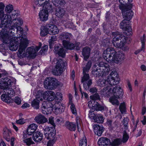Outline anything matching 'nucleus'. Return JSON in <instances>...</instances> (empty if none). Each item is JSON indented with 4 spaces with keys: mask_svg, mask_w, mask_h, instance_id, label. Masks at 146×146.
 Listing matches in <instances>:
<instances>
[{
    "mask_svg": "<svg viewBox=\"0 0 146 146\" xmlns=\"http://www.w3.org/2000/svg\"><path fill=\"white\" fill-rule=\"evenodd\" d=\"M43 9L42 10H44L48 13L52 11V5H50L49 3L44 4L43 5Z\"/></svg>",
    "mask_w": 146,
    "mask_h": 146,
    "instance_id": "nucleus-35",
    "label": "nucleus"
},
{
    "mask_svg": "<svg viewBox=\"0 0 146 146\" xmlns=\"http://www.w3.org/2000/svg\"><path fill=\"white\" fill-rule=\"evenodd\" d=\"M13 25L11 27V28L9 30V32L11 33H15V29L16 30V32L18 33L19 32L20 34H22L23 33V29L20 27L23 24L22 20L20 18H18L17 19H15L13 20Z\"/></svg>",
    "mask_w": 146,
    "mask_h": 146,
    "instance_id": "nucleus-5",
    "label": "nucleus"
},
{
    "mask_svg": "<svg viewBox=\"0 0 146 146\" xmlns=\"http://www.w3.org/2000/svg\"><path fill=\"white\" fill-rule=\"evenodd\" d=\"M58 94V97H56L54 92L51 91H47L45 92V98H46L48 101H53L55 98V100L57 99L58 102H60L62 100V94L60 93H58L57 94Z\"/></svg>",
    "mask_w": 146,
    "mask_h": 146,
    "instance_id": "nucleus-10",
    "label": "nucleus"
},
{
    "mask_svg": "<svg viewBox=\"0 0 146 146\" xmlns=\"http://www.w3.org/2000/svg\"><path fill=\"white\" fill-rule=\"evenodd\" d=\"M54 105H53L52 103L49 101H44L42 104V107L43 108L44 110H46V108L54 107Z\"/></svg>",
    "mask_w": 146,
    "mask_h": 146,
    "instance_id": "nucleus-39",
    "label": "nucleus"
},
{
    "mask_svg": "<svg viewBox=\"0 0 146 146\" xmlns=\"http://www.w3.org/2000/svg\"><path fill=\"white\" fill-rule=\"evenodd\" d=\"M13 24V20L12 21L11 20H10V19L9 20L7 19H5L1 21L0 26L1 27L5 29L9 28V30L11 28V25Z\"/></svg>",
    "mask_w": 146,
    "mask_h": 146,
    "instance_id": "nucleus-17",
    "label": "nucleus"
},
{
    "mask_svg": "<svg viewBox=\"0 0 146 146\" xmlns=\"http://www.w3.org/2000/svg\"><path fill=\"white\" fill-rule=\"evenodd\" d=\"M20 40L18 56L20 58L25 56L33 58H35L37 52L40 49L42 46L41 43L39 42L38 46L35 47L33 46L28 47L26 50V53H25V50L29 44L28 40L26 36H25L24 37L22 36Z\"/></svg>",
    "mask_w": 146,
    "mask_h": 146,
    "instance_id": "nucleus-1",
    "label": "nucleus"
},
{
    "mask_svg": "<svg viewBox=\"0 0 146 146\" xmlns=\"http://www.w3.org/2000/svg\"><path fill=\"white\" fill-rule=\"evenodd\" d=\"M8 96L6 94H3L1 95V98L3 101L8 103H10L12 102V99Z\"/></svg>",
    "mask_w": 146,
    "mask_h": 146,
    "instance_id": "nucleus-33",
    "label": "nucleus"
},
{
    "mask_svg": "<svg viewBox=\"0 0 146 146\" xmlns=\"http://www.w3.org/2000/svg\"><path fill=\"white\" fill-rule=\"evenodd\" d=\"M118 76V74L116 72L112 71L108 77H110V78H112V79H114L116 78H119Z\"/></svg>",
    "mask_w": 146,
    "mask_h": 146,
    "instance_id": "nucleus-54",
    "label": "nucleus"
},
{
    "mask_svg": "<svg viewBox=\"0 0 146 146\" xmlns=\"http://www.w3.org/2000/svg\"><path fill=\"white\" fill-rule=\"evenodd\" d=\"M6 93H7V95L10 97L13 96L15 94V91L11 88H7L4 91Z\"/></svg>",
    "mask_w": 146,
    "mask_h": 146,
    "instance_id": "nucleus-42",
    "label": "nucleus"
},
{
    "mask_svg": "<svg viewBox=\"0 0 146 146\" xmlns=\"http://www.w3.org/2000/svg\"><path fill=\"white\" fill-rule=\"evenodd\" d=\"M64 9L62 8H58L56 10V15L59 18H62L65 14Z\"/></svg>",
    "mask_w": 146,
    "mask_h": 146,
    "instance_id": "nucleus-30",
    "label": "nucleus"
},
{
    "mask_svg": "<svg viewBox=\"0 0 146 146\" xmlns=\"http://www.w3.org/2000/svg\"><path fill=\"white\" fill-rule=\"evenodd\" d=\"M92 110H94L96 111H102L104 110V108L103 106L96 102L94 104L92 105Z\"/></svg>",
    "mask_w": 146,
    "mask_h": 146,
    "instance_id": "nucleus-29",
    "label": "nucleus"
},
{
    "mask_svg": "<svg viewBox=\"0 0 146 146\" xmlns=\"http://www.w3.org/2000/svg\"><path fill=\"white\" fill-rule=\"evenodd\" d=\"M23 142L26 143L28 146H30L31 145L34 144V142L32 141L31 137H28L25 139H23Z\"/></svg>",
    "mask_w": 146,
    "mask_h": 146,
    "instance_id": "nucleus-44",
    "label": "nucleus"
},
{
    "mask_svg": "<svg viewBox=\"0 0 146 146\" xmlns=\"http://www.w3.org/2000/svg\"><path fill=\"white\" fill-rule=\"evenodd\" d=\"M112 120L110 119H108L107 121V124L111 130H113L114 128V127L112 126Z\"/></svg>",
    "mask_w": 146,
    "mask_h": 146,
    "instance_id": "nucleus-63",
    "label": "nucleus"
},
{
    "mask_svg": "<svg viewBox=\"0 0 146 146\" xmlns=\"http://www.w3.org/2000/svg\"><path fill=\"white\" fill-rule=\"evenodd\" d=\"M111 91L112 95L115 96L116 98H122L123 96V90L119 86H116L113 88H112Z\"/></svg>",
    "mask_w": 146,
    "mask_h": 146,
    "instance_id": "nucleus-11",
    "label": "nucleus"
},
{
    "mask_svg": "<svg viewBox=\"0 0 146 146\" xmlns=\"http://www.w3.org/2000/svg\"><path fill=\"white\" fill-rule=\"evenodd\" d=\"M56 123L58 124H61L62 123L64 122L63 118L62 117H56Z\"/></svg>",
    "mask_w": 146,
    "mask_h": 146,
    "instance_id": "nucleus-59",
    "label": "nucleus"
},
{
    "mask_svg": "<svg viewBox=\"0 0 146 146\" xmlns=\"http://www.w3.org/2000/svg\"><path fill=\"white\" fill-rule=\"evenodd\" d=\"M117 98L115 96H111L109 99V101L113 105H119V103Z\"/></svg>",
    "mask_w": 146,
    "mask_h": 146,
    "instance_id": "nucleus-34",
    "label": "nucleus"
},
{
    "mask_svg": "<svg viewBox=\"0 0 146 146\" xmlns=\"http://www.w3.org/2000/svg\"><path fill=\"white\" fill-rule=\"evenodd\" d=\"M105 60L108 62H111L118 64L123 60L125 58V55L123 53L116 52L112 48H108L105 50L103 54Z\"/></svg>",
    "mask_w": 146,
    "mask_h": 146,
    "instance_id": "nucleus-2",
    "label": "nucleus"
},
{
    "mask_svg": "<svg viewBox=\"0 0 146 146\" xmlns=\"http://www.w3.org/2000/svg\"><path fill=\"white\" fill-rule=\"evenodd\" d=\"M88 72H86L84 71H83L82 74L83 75V76L82 77L81 80V81H88L89 80H91L90 79V76L89 74H88Z\"/></svg>",
    "mask_w": 146,
    "mask_h": 146,
    "instance_id": "nucleus-40",
    "label": "nucleus"
},
{
    "mask_svg": "<svg viewBox=\"0 0 146 146\" xmlns=\"http://www.w3.org/2000/svg\"><path fill=\"white\" fill-rule=\"evenodd\" d=\"M121 140L119 139H114L112 143L111 142V146H118L121 143Z\"/></svg>",
    "mask_w": 146,
    "mask_h": 146,
    "instance_id": "nucleus-48",
    "label": "nucleus"
},
{
    "mask_svg": "<svg viewBox=\"0 0 146 146\" xmlns=\"http://www.w3.org/2000/svg\"><path fill=\"white\" fill-rule=\"evenodd\" d=\"M50 133H48V134L46 137V138L47 139L51 140L53 141H56V138H55V135L56 134V131L55 128L54 127L53 129H51Z\"/></svg>",
    "mask_w": 146,
    "mask_h": 146,
    "instance_id": "nucleus-23",
    "label": "nucleus"
},
{
    "mask_svg": "<svg viewBox=\"0 0 146 146\" xmlns=\"http://www.w3.org/2000/svg\"><path fill=\"white\" fill-rule=\"evenodd\" d=\"M99 146H108L111 145V142L110 140L107 138H101L98 142Z\"/></svg>",
    "mask_w": 146,
    "mask_h": 146,
    "instance_id": "nucleus-18",
    "label": "nucleus"
},
{
    "mask_svg": "<svg viewBox=\"0 0 146 146\" xmlns=\"http://www.w3.org/2000/svg\"><path fill=\"white\" fill-rule=\"evenodd\" d=\"M119 109L121 113H125L126 111V106L124 102L121 103L119 107Z\"/></svg>",
    "mask_w": 146,
    "mask_h": 146,
    "instance_id": "nucleus-51",
    "label": "nucleus"
},
{
    "mask_svg": "<svg viewBox=\"0 0 146 146\" xmlns=\"http://www.w3.org/2000/svg\"><path fill=\"white\" fill-rule=\"evenodd\" d=\"M72 35L71 33H63L60 36V38L62 40V43L63 44L64 41H69L70 38H72Z\"/></svg>",
    "mask_w": 146,
    "mask_h": 146,
    "instance_id": "nucleus-22",
    "label": "nucleus"
},
{
    "mask_svg": "<svg viewBox=\"0 0 146 146\" xmlns=\"http://www.w3.org/2000/svg\"><path fill=\"white\" fill-rule=\"evenodd\" d=\"M40 101L37 98L34 99L31 102L32 106L35 109H38L39 108Z\"/></svg>",
    "mask_w": 146,
    "mask_h": 146,
    "instance_id": "nucleus-41",
    "label": "nucleus"
},
{
    "mask_svg": "<svg viewBox=\"0 0 146 146\" xmlns=\"http://www.w3.org/2000/svg\"><path fill=\"white\" fill-rule=\"evenodd\" d=\"M63 45L67 49L71 50L74 49L75 47L74 44L69 41H64Z\"/></svg>",
    "mask_w": 146,
    "mask_h": 146,
    "instance_id": "nucleus-31",
    "label": "nucleus"
},
{
    "mask_svg": "<svg viewBox=\"0 0 146 146\" xmlns=\"http://www.w3.org/2000/svg\"><path fill=\"white\" fill-rule=\"evenodd\" d=\"M13 8L12 5H7L5 8L6 11L8 13H11L13 10Z\"/></svg>",
    "mask_w": 146,
    "mask_h": 146,
    "instance_id": "nucleus-56",
    "label": "nucleus"
},
{
    "mask_svg": "<svg viewBox=\"0 0 146 146\" xmlns=\"http://www.w3.org/2000/svg\"><path fill=\"white\" fill-rule=\"evenodd\" d=\"M3 134L4 135V137H5V139L7 141H9L10 140V139L6 137L9 136V132L7 129H5V130L4 129Z\"/></svg>",
    "mask_w": 146,
    "mask_h": 146,
    "instance_id": "nucleus-61",
    "label": "nucleus"
},
{
    "mask_svg": "<svg viewBox=\"0 0 146 146\" xmlns=\"http://www.w3.org/2000/svg\"><path fill=\"white\" fill-rule=\"evenodd\" d=\"M16 123L18 124L22 125L25 122V120L23 118H21L16 121Z\"/></svg>",
    "mask_w": 146,
    "mask_h": 146,
    "instance_id": "nucleus-64",
    "label": "nucleus"
},
{
    "mask_svg": "<svg viewBox=\"0 0 146 146\" xmlns=\"http://www.w3.org/2000/svg\"><path fill=\"white\" fill-rule=\"evenodd\" d=\"M87 143L86 138V137L84 136L80 141L79 146H86Z\"/></svg>",
    "mask_w": 146,
    "mask_h": 146,
    "instance_id": "nucleus-49",
    "label": "nucleus"
},
{
    "mask_svg": "<svg viewBox=\"0 0 146 146\" xmlns=\"http://www.w3.org/2000/svg\"><path fill=\"white\" fill-rule=\"evenodd\" d=\"M128 120L127 118L124 117L123 121V124L125 128H127L128 127Z\"/></svg>",
    "mask_w": 146,
    "mask_h": 146,
    "instance_id": "nucleus-60",
    "label": "nucleus"
},
{
    "mask_svg": "<svg viewBox=\"0 0 146 146\" xmlns=\"http://www.w3.org/2000/svg\"><path fill=\"white\" fill-rule=\"evenodd\" d=\"M112 88H110L108 86L104 88L101 91V93L102 97L108 98L112 95Z\"/></svg>",
    "mask_w": 146,
    "mask_h": 146,
    "instance_id": "nucleus-15",
    "label": "nucleus"
},
{
    "mask_svg": "<svg viewBox=\"0 0 146 146\" xmlns=\"http://www.w3.org/2000/svg\"><path fill=\"white\" fill-rule=\"evenodd\" d=\"M132 7V4L129 3L124 8L121 9L124 19L128 21L131 19L133 15V13L131 10Z\"/></svg>",
    "mask_w": 146,
    "mask_h": 146,
    "instance_id": "nucleus-6",
    "label": "nucleus"
},
{
    "mask_svg": "<svg viewBox=\"0 0 146 146\" xmlns=\"http://www.w3.org/2000/svg\"><path fill=\"white\" fill-rule=\"evenodd\" d=\"M84 89L86 90L89 89L92 83V80H89L88 81L82 82Z\"/></svg>",
    "mask_w": 146,
    "mask_h": 146,
    "instance_id": "nucleus-36",
    "label": "nucleus"
},
{
    "mask_svg": "<svg viewBox=\"0 0 146 146\" xmlns=\"http://www.w3.org/2000/svg\"><path fill=\"white\" fill-rule=\"evenodd\" d=\"M90 52L91 49L90 47L86 46L83 48L82 51V54L85 60L87 61L90 57Z\"/></svg>",
    "mask_w": 146,
    "mask_h": 146,
    "instance_id": "nucleus-19",
    "label": "nucleus"
},
{
    "mask_svg": "<svg viewBox=\"0 0 146 146\" xmlns=\"http://www.w3.org/2000/svg\"><path fill=\"white\" fill-rule=\"evenodd\" d=\"M119 1L120 3V5L119 6V9L120 10L124 8L127 5V4L126 5H124L125 2L124 0H119Z\"/></svg>",
    "mask_w": 146,
    "mask_h": 146,
    "instance_id": "nucleus-58",
    "label": "nucleus"
},
{
    "mask_svg": "<svg viewBox=\"0 0 146 146\" xmlns=\"http://www.w3.org/2000/svg\"><path fill=\"white\" fill-rule=\"evenodd\" d=\"M58 105L59 104L58 103L54 105V112L56 114L61 113L64 111V110L62 108H60V110H59L58 108Z\"/></svg>",
    "mask_w": 146,
    "mask_h": 146,
    "instance_id": "nucleus-45",
    "label": "nucleus"
},
{
    "mask_svg": "<svg viewBox=\"0 0 146 146\" xmlns=\"http://www.w3.org/2000/svg\"><path fill=\"white\" fill-rule=\"evenodd\" d=\"M133 124L131 125V128L133 129V131L134 132L136 130L137 126V125L139 122V120L138 119L136 121H135L134 119H132Z\"/></svg>",
    "mask_w": 146,
    "mask_h": 146,
    "instance_id": "nucleus-50",
    "label": "nucleus"
},
{
    "mask_svg": "<svg viewBox=\"0 0 146 146\" xmlns=\"http://www.w3.org/2000/svg\"><path fill=\"white\" fill-rule=\"evenodd\" d=\"M90 98L92 100L94 101L98 100L100 99V96L98 94L96 93L95 94L93 95L92 96H90Z\"/></svg>",
    "mask_w": 146,
    "mask_h": 146,
    "instance_id": "nucleus-57",
    "label": "nucleus"
},
{
    "mask_svg": "<svg viewBox=\"0 0 146 146\" xmlns=\"http://www.w3.org/2000/svg\"><path fill=\"white\" fill-rule=\"evenodd\" d=\"M93 119L94 120L95 122L99 123H102L104 122V117L101 114L94 115V117H93Z\"/></svg>",
    "mask_w": 146,
    "mask_h": 146,
    "instance_id": "nucleus-28",
    "label": "nucleus"
},
{
    "mask_svg": "<svg viewBox=\"0 0 146 146\" xmlns=\"http://www.w3.org/2000/svg\"><path fill=\"white\" fill-rule=\"evenodd\" d=\"M37 128V125L35 123L30 124L28 127L27 129V134L28 135H31L35 133V131Z\"/></svg>",
    "mask_w": 146,
    "mask_h": 146,
    "instance_id": "nucleus-21",
    "label": "nucleus"
},
{
    "mask_svg": "<svg viewBox=\"0 0 146 146\" xmlns=\"http://www.w3.org/2000/svg\"><path fill=\"white\" fill-rule=\"evenodd\" d=\"M50 0H35V3L38 6L49 3Z\"/></svg>",
    "mask_w": 146,
    "mask_h": 146,
    "instance_id": "nucleus-43",
    "label": "nucleus"
},
{
    "mask_svg": "<svg viewBox=\"0 0 146 146\" xmlns=\"http://www.w3.org/2000/svg\"><path fill=\"white\" fill-rule=\"evenodd\" d=\"M46 25V28H48L50 34L55 35L59 33V30L58 27L54 25L49 24Z\"/></svg>",
    "mask_w": 146,
    "mask_h": 146,
    "instance_id": "nucleus-13",
    "label": "nucleus"
},
{
    "mask_svg": "<svg viewBox=\"0 0 146 146\" xmlns=\"http://www.w3.org/2000/svg\"><path fill=\"white\" fill-rule=\"evenodd\" d=\"M66 63L64 62L62 60H57L56 65L55 66L56 69L52 71L53 74L55 75L58 76L60 75L62 72L65 69Z\"/></svg>",
    "mask_w": 146,
    "mask_h": 146,
    "instance_id": "nucleus-7",
    "label": "nucleus"
},
{
    "mask_svg": "<svg viewBox=\"0 0 146 146\" xmlns=\"http://www.w3.org/2000/svg\"><path fill=\"white\" fill-rule=\"evenodd\" d=\"M129 137L128 134L127 133L126 131L124 130L123 132L122 139L121 140V142L123 143L126 142L128 140Z\"/></svg>",
    "mask_w": 146,
    "mask_h": 146,
    "instance_id": "nucleus-47",
    "label": "nucleus"
},
{
    "mask_svg": "<svg viewBox=\"0 0 146 146\" xmlns=\"http://www.w3.org/2000/svg\"><path fill=\"white\" fill-rule=\"evenodd\" d=\"M126 41L123 42L122 45L121 46L120 48H121L124 51H127L129 49L128 47L126 45H125Z\"/></svg>",
    "mask_w": 146,
    "mask_h": 146,
    "instance_id": "nucleus-62",
    "label": "nucleus"
},
{
    "mask_svg": "<svg viewBox=\"0 0 146 146\" xmlns=\"http://www.w3.org/2000/svg\"><path fill=\"white\" fill-rule=\"evenodd\" d=\"M94 127V132L95 134L98 136H100L104 131L103 127L98 125H95Z\"/></svg>",
    "mask_w": 146,
    "mask_h": 146,
    "instance_id": "nucleus-24",
    "label": "nucleus"
},
{
    "mask_svg": "<svg viewBox=\"0 0 146 146\" xmlns=\"http://www.w3.org/2000/svg\"><path fill=\"white\" fill-rule=\"evenodd\" d=\"M69 103L71 105L70 109L72 114L74 115H77V112L75 105L72 103V100L70 99Z\"/></svg>",
    "mask_w": 146,
    "mask_h": 146,
    "instance_id": "nucleus-46",
    "label": "nucleus"
},
{
    "mask_svg": "<svg viewBox=\"0 0 146 146\" xmlns=\"http://www.w3.org/2000/svg\"><path fill=\"white\" fill-rule=\"evenodd\" d=\"M0 39L6 44H9V48L12 51H16L18 48L17 42L15 37L9 36L8 33L4 32L0 33Z\"/></svg>",
    "mask_w": 146,
    "mask_h": 146,
    "instance_id": "nucleus-3",
    "label": "nucleus"
},
{
    "mask_svg": "<svg viewBox=\"0 0 146 146\" xmlns=\"http://www.w3.org/2000/svg\"><path fill=\"white\" fill-rule=\"evenodd\" d=\"M92 62L89 60L87 62L86 67L83 68V71L88 72L92 66Z\"/></svg>",
    "mask_w": 146,
    "mask_h": 146,
    "instance_id": "nucleus-52",
    "label": "nucleus"
},
{
    "mask_svg": "<svg viewBox=\"0 0 146 146\" xmlns=\"http://www.w3.org/2000/svg\"><path fill=\"white\" fill-rule=\"evenodd\" d=\"M120 80L119 78H116L113 79L108 77L107 80V82L110 85L112 86L118 84L119 83Z\"/></svg>",
    "mask_w": 146,
    "mask_h": 146,
    "instance_id": "nucleus-26",
    "label": "nucleus"
},
{
    "mask_svg": "<svg viewBox=\"0 0 146 146\" xmlns=\"http://www.w3.org/2000/svg\"><path fill=\"white\" fill-rule=\"evenodd\" d=\"M47 25L41 27L40 28V35L42 36H44L49 33L48 29L46 28Z\"/></svg>",
    "mask_w": 146,
    "mask_h": 146,
    "instance_id": "nucleus-32",
    "label": "nucleus"
},
{
    "mask_svg": "<svg viewBox=\"0 0 146 146\" xmlns=\"http://www.w3.org/2000/svg\"><path fill=\"white\" fill-rule=\"evenodd\" d=\"M112 36L114 37L112 40V43L114 46L117 48H120L122 45L123 42L126 41L127 37L118 31L112 33Z\"/></svg>",
    "mask_w": 146,
    "mask_h": 146,
    "instance_id": "nucleus-4",
    "label": "nucleus"
},
{
    "mask_svg": "<svg viewBox=\"0 0 146 146\" xmlns=\"http://www.w3.org/2000/svg\"><path fill=\"white\" fill-rule=\"evenodd\" d=\"M5 7L4 4L2 2H0V17L1 16H3L4 13L3 10Z\"/></svg>",
    "mask_w": 146,
    "mask_h": 146,
    "instance_id": "nucleus-55",
    "label": "nucleus"
},
{
    "mask_svg": "<svg viewBox=\"0 0 146 146\" xmlns=\"http://www.w3.org/2000/svg\"><path fill=\"white\" fill-rule=\"evenodd\" d=\"M109 66L107 64H105V65L101 68H99V70H100V72H102L103 74L108 73L110 70Z\"/></svg>",
    "mask_w": 146,
    "mask_h": 146,
    "instance_id": "nucleus-38",
    "label": "nucleus"
},
{
    "mask_svg": "<svg viewBox=\"0 0 146 146\" xmlns=\"http://www.w3.org/2000/svg\"><path fill=\"white\" fill-rule=\"evenodd\" d=\"M53 4L55 6H64L66 3L64 0H52Z\"/></svg>",
    "mask_w": 146,
    "mask_h": 146,
    "instance_id": "nucleus-37",
    "label": "nucleus"
},
{
    "mask_svg": "<svg viewBox=\"0 0 146 146\" xmlns=\"http://www.w3.org/2000/svg\"><path fill=\"white\" fill-rule=\"evenodd\" d=\"M129 21L124 19L120 23V28L123 31H127L128 33L131 32V27L129 25Z\"/></svg>",
    "mask_w": 146,
    "mask_h": 146,
    "instance_id": "nucleus-12",
    "label": "nucleus"
},
{
    "mask_svg": "<svg viewBox=\"0 0 146 146\" xmlns=\"http://www.w3.org/2000/svg\"><path fill=\"white\" fill-rule=\"evenodd\" d=\"M66 127L71 131H74L76 129V125L73 122H66L65 125Z\"/></svg>",
    "mask_w": 146,
    "mask_h": 146,
    "instance_id": "nucleus-27",
    "label": "nucleus"
},
{
    "mask_svg": "<svg viewBox=\"0 0 146 146\" xmlns=\"http://www.w3.org/2000/svg\"><path fill=\"white\" fill-rule=\"evenodd\" d=\"M54 53L58 54L59 56L64 58L65 56V51L63 48L60 47L58 45H56L54 46Z\"/></svg>",
    "mask_w": 146,
    "mask_h": 146,
    "instance_id": "nucleus-14",
    "label": "nucleus"
},
{
    "mask_svg": "<svg viewBox=\"0 0 146 146\" xmlns=\"http://www.w3.org/2000/svg\"><path fill=\"white\" fill-rule=\"evenodd\" d=\"M32 137L33 140L36 142H40L43 138L42 133L38 131L34 133L33 134Z\"/></svg>",
    "mask_w": 146,
    "mask_h": 146,
    "instance_id": "nucleus-16",
    "label": "nucleus"
},
{
    "mask_svg": "<svg viewBox=\"0 0 146 146\" xmlns=\"http://www.w3.org/2000/svg\"><path fill=\"white\" fill-rule=\"evenodd\" d=\"M39 18L42 21H46L48 19V13L44 10L40 11L39 13Z\"/></svg>",
    "mask_w": 146,
    "mask_h": 146,
    "instance_id": "nucleus-25",
    "label": "nucleus"
},
{
    "mask_svg": "<svg viewBox=\"0 0 146 146\" xmlns=\"http://www.w3.org/2000/svg\"><path fill=\"white\" fill-rule=\"evenodd\" d=\"M44 88L47 89L52 90L56 88L58 84L57 80L50 77L47 78L44 83Z\"/></svg>",
    "mask_w": 146,
    "mask_h": 146,
    "instance_id": "nucleus-8",
    "label": "nucleus"
},
{
    "mask_svg": "<svg viewBox=\"0 0 146 146\" xmlns=\"http://www.w3.org/2000/svg\"><path fill=\"white\" fill-rule=\"evenodd\" d=\"M54 127H47L44 129V133L45 138L46 137L48 134V132L49 131L50 132L51 130V129H52Z\"/></svg>",
    "mask_w": 146,
    "mask_h": 146,
    "instance_id": "nucleus-53",
    "label": "nucleus"
},
{
    "mask_svg": "<svg viewBox=\"0 0 146 146\" xmlns=\"http://www.w3.org/2000/svg\"><path fill=\"white\" fill-rule=\"evenodd\" d=\"M34 119L35 121L39 124H43L48 121L47 119L44 115L40 113L36 116Z\"/></svg>",
    "mask_w": 146,
    "mask_h": 146,
    "instance_id": "nucleus-20",
    "label": "nucleus"
},
{
    "mask_svg": "<svg viewBox=\"0 0 146 146\" xmlns=\"http://www.w3.org/2000/svg\"><path fill=\"white\" fill-rule=\"evenodd\" d=\"M13 80L12 78L9 79L7 77L2 78L0 79V87L5 90L9 86H12L15 84L16 82Z\"/></svg>",
    "mask_w": 146,
    "mask_h": 146,
    "instance_id": "nucleus-9",
    "label": "nucleus"
}]
</instances>
